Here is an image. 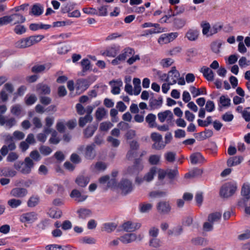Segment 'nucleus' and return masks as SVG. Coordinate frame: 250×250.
Masks as SVG:
<instances>
[{
    "label": "nucleus",
    "mask_w": 250,
    "mask_h": 250,
    "mask_svg": "<svg viewBox=\"0 0 250 250\" xmlns=\"http://www.w3.org/2000/svg\"><path fill=\"white\" fill-rule=\"evenodd\" d=\"M34 163L33 160L29 157H26L23 162L15 164V167L21 173L27 174L31 171V169L34 167Z\"/></svg>",
    "instance_id": "1"
},
{
    "label": "nucleus",
    "mask_w": 250,
    "mask_h": 250,
    "mask_svg": "<svg viewBox=\"0 0 250 250\" xmlns=\"http://www.w3.org/2000/svg\"><path fill=\"white\" fill-rule=\"evenodd\" d=\"M95 145L94 144H90L84 146H81L79 147L78 150L83 152L84 158L87 160H93L96 156V152L95 150Z\"/></svg>",
    "instance_id": "2"
},
{
    "label": "nucleus",
    "mask_w": 250,
    "mask_h": 250,
    "mask_svg": "<svg viewBox=\"0 0 250 250\" xmlns=\"http://www.w3.org/2000/svg\"><path fill=\"white\" fill-rule=\"evenodd\" d=\"M250 184L246 183L244 184L242 189L241 195L243 198L238 202L239 207H244L247 205V202L250 198Z\"/></svg>",
    "instance_id": "3"
},
{
    "label": "nucleus",
    "mask_w": 250,
    "mask_h": 250,
    "mask_svg": "<svg viewBox=\"0 0 250 250\" xmlns=\"http://www.w3.org/2000/svg\"><path fill=\"white\" fill-rule=\"evenodd\" d=\"M236 188L237 187L235 184L226 183L222 186L220 192V195L225 198L229 197L235 193Z\"/></svg>",
    "instance_id": "4"
},
{
    "label": "nucleus",
    "mask_w": 250,
    "mask_h": 250,
    "mask_svg": "<svg viewBox=\"0 0 250 250\" xmlns=\"http://www.w3.org/2000/svg\"><path fill=\"white\" fill-rule=\"evenodd\" d=\"M150 138L154 142L152 147L156 150H161L165 147V144L162 141V136L158 133L153 132L151 134Z\"/></svg>",
    "instance_id": "5"
},
{
    "label": "nucleus",
    "mask_w": 250,
    "mask_h": 250,
    "mask_svg": "<svg viewBox=\"0 0 250 250\" xmlns=\"http://www.w3.org/2000/svg\"><path fill=\"white\" fill-rule=\"evenodd\" d=\"M118 188L121 190L123 195H126L131 192L133 190L132 182L127 179H123L119 184Z\"/></svg>",
    "instance_id": "6"
},
{
    "label": "nucleus",
    "mask_w": 250,
    "mask_h": 250,
    "mask_svg": "<svg viewBox=\"0 0 250 250\" xmlns=\"http://www.w3.org/2000/svg\"><path fill=\"white\" fill-rule=\"evenodd\" d=\"M178 36V33L177 32L163 34L158 39V42L161 45L167 44L173 41Z\"/></svg>",
    "instance_id": "7"
},
{
    "label": "nucleus",
    "mask_w": 250,
    "mask_h": 250,
    "mask_svg": "<svg viewBox=\"0 0 250 250\" xmlns=\"http://www.w3.org/2000/svg\"><path fill=\"white\" fill-rule=\"evenodd\" d=\"M17 124V121L15 118L7 117L2 114H0V125H5V127L11 128Z\"/></svg>",
    "instance_id": "8"
},
{
    "label": "nucleus",
    "mask_w": 250,
    "mask_h": 250,
    "mask_svg": "<svg viewBox=\"0 0 250 250\" xmlns=\"http://www.w3.org/2000/svg\"><path fill=\"white\" fill-rule=\"evenodd\" d=\"M141 226L140 223L128 221L123 224L122 228L125 231L133 232L139 229Z\"/></svg>",
    "instance_id": "9"
},
{
    "label": "nucleus",
    "mask_w": 250,
    "mask_h": 250,
    "mask_svg": "<svg viewBox=\"0 0 250 250\" xmlns=\"http://www.w3.org/2000/svg\"><path fill=\"white\" fill-rule=\"evenodd\" d=\"M44 38V36L42 35H32L28 37L24 38L26 48L37 44Z\"/></svg>",
    "instance_id": "10"
},
{
    "label": "nucleus",
    "mask_w": 250,
    "mask_h": 250,
    "mask_svg": "<svg viewBox=\"0 0 250 250\" xmlns=\"http://www.w3.org/2000/svg\"><path fill=\"white\" fill-rule=\"evenodd\" d=\"M37 219V214L34 212L23 213L20 217V221L23 223H32Z\"/></svg>",
    "instance_id": "11"
},
{
    "label": "nucleus",
    "mask_w": 250,
    "mask_h": 250,
    "mask_svg": "<svg viewBox=\"0 0 250 250\" xmlns=\"http://www.w3.org/2000/svg\"><path fill=\"white\" fill-rule=\"evenodd\" d=\"M142 168L143 166L141 164V160L137 159L135 160L134 165L129 167L126 169L125 173L127 175L135 174Z\"/></svg>",
    "instance_id": "12"
},
{
    "label": "nucleus",
    "mask_w": 250,
    "mask_h": 250,
    "mask_svg": "<svg viewBox=\"0 0 250 250\" xmlns=\"http://www.w3.org/2000/svg\"><path fill=\"white\" fill-rule=\"evenodd\" d=\"M180 76L179 72L176 69L175 67H173L170 71L167 74V82L169 84H175Z\"/></svg>",
    "instance_id": "13"
},
{
    "label": "nucleus",
    "mask_w": 250,
    "mask_h": 250,
    "mask_svg": "<svg viewBox=\"0 0 250 250\" xmlns=\"http://www.w3.org/2000/svg\"><path fill=\"white\" fill-rule=\"evenodd\" d=\"M27 193V190L23 188H15L10 192L11 196L17 198H22L25 197Z\"/></svg>",
    "instance_id": "14"
},
{
    "label": "nucleus",
    "mask_w": 250,
    "mask_h": 250,
    "mask_svg": "<svg viewBox=\"0 0 250 250\" xmlns=\"http://www.w3.org/2000/svg\"><path fill=\"white\" fill-rule=\"evenodd\" d=\"M10 24L17 25L22 24L25 21L26 18L20 13H14L9 15Z\"/></svg>",
    "instance_id": "15"
},
{
    "label": "nucleus",
    "mask_w": 250,
    "mask_h": 250,
    "mask_svg": "<svg viewBox=\"0 0 250 250\" xmlns=\"http://www.w3.org/2000/svg\"><path fill=\"white\" fill-rule=\"evenodd\" d=\"M158 118L161 123H164L166 121L169 123L171 122L173 120V115L171 111L167 110L159 112L158 114Z\"/></svg>",
    "instance_id": "16"
},
{
    "label": "nucleus",
    "mask_w": 250,
    "mask_h": 250,
    "mask_svg": "<svg viewBox=\"0 0 250 250\" xmlns=\"http://www.w3.org/2000/svg\"><path fill=\"white\" fill-rule=\"evenodd\" d=\"M70 197L77 202H82L86 199L87 196L83 194L79 190L74 189L70 193Z\"/></svg>",
    "instance_id": "17"
},
{
    "label": "nucleus",
    "mask_w": 250,
    "mask_h": 250,
    "mask_svg": "<svg viewBox=\"0 0 250 250\" xmlns=\"http://www.w3.org/2000/svg\"><path fill=\"white\" fill-rule=\"evenodd\" d=\"M157 209L160 213L166 214L170 212L171 207L168 202L161 201L158 203Z\"/></svg>",
    "instance_id": "18"
},
{
    "label": "nucleus",
    "mask_w": 250,
    "mask_h": 250,
    "mask_svg": "<svg viewBox=\"0 0 250 250\" xmlns=\"http://www.w3.org/2000/svg\"><path fill=\"white\" fill-rule=\"evenodd\" d=\"M109 84L111 86V92L113 94L117 95L120 93V88L123 85V82L121 79L112 80L109 82Z\"/></svg>",
    "instance_id": "19"
},
{
    "label": "nucleus",
    "mask_w": 250,
    "mask_h": 250,
    "mask_svg": "<svg viewBox=\"0 0 250 250\" xmlns=\"http://www.w3.org/2000/svg\"><path fill=\"white\" fill-rule=\"evenodd\" d=\"M36 91L39 95H48L50 93V87L42 83H40L36 85Z\"/></svg>",
    "instance_id": "20"
},
{
    "label": "nucleus",
    "mask_w": 250,
    "mask_h": 250,
    "mask_svg": "<svg viewBox=\"0 0 250 250\" xmlns=\"http://www.w3.org/2000/svg\"><path fill=\"white\" fill-rule=\"evenodd\" d=\"M199 36V31L195 29H189L185 34L186 38L189 41H195L197 40Z\"/></svg>",
    "instance_id": "21"
},
{
    "label": "nucleus",
    "mask_w": 250,
    "mask_h": 250,
    "mask_svg": "<svg viewBox=\"0 0 250 250\" xmlns=\"http://www.w3.org/2000/svg\"><path fill=\"white\" fill-rule=\"evenodd\" d=\"M89 84L88 81L84 79H78L76 83V88L80 92H83L88 88Z\"/></svg>",
    "instance_id": "22"
},
{
    "label": "nucleus",
    "mask_w": 250,
    "mask_h": 250,
    "mask_svg": "<svg viewBox=\"0 0 250 250\" xmlns=\"http://www.w3.org/2000/svg\"><path fill=\"white\" fill-rule=\"evenodd\" d=\"M135 54L134 50L130 47H126L123 50L121 53L119 54V56L122 61H125L127 58H129L132 55Z\"/></svg>",
    "instance_id": "23"
},
{
    "label": "nucleus",
    "mask_w": 250,
    "mask_h": 250,
    "mask_svg": "<svg viewBox=\"0 0 250 250\" xmlns=\"http://www.w3.org/2000/svg\"><path fill=\"white\" fill-rule=\"evenodd\" d=\"M190 159L191 163L194 165L203 163L205 161L204 157L198 152L191 155Z\"/></svg>",
    "instance_id": "24"
},
{
    "label": "nucleus",
    "mask_w": 250,
    "mask_h": 250,
    "mask_svg": "<svg viewBox=\"0 0 250 250\" xmlns=\"http://www.w3.org/2000/svg\"><path fill=\"white\" fill-rule=\"evenodd\" d=\"M43 11V6L39 3L34 4L31 7V10L29 12L30 15H33L35 16H39L41 15Z\"/></svg>",
    "instance_id": "25"
},
{
    "label": "nucleus",
    "mask_w": 250,
    "mask_h": 250,
    "mask_svg": "<svg viewBox=\"0 0 250 250\" xmlns=\"http://www.w3.org/2000/svg\"><path fill=\"white\" fill-rule=\"evenodd\" d=\"M29 29L32 31H37L39 29L47 30L51 27V25L49 24L40 23H31L29 25Z\"/></svg>",
    "instance_id": "26"
},
{
    "label": "nucleus",
    "mask_w": 250,
    "mask_h": 250,
    "mask_svg": "<svg viewBox=\"0 0 250 250\" xmlns=\"http://www.w3.org/2000/svg\"><path fill=\"white\" fill-rule=\"evenodd\" d=\"M89 182V179L87 176L80 175L75 180L76 183L81 187H85Z\"/></svg>",
    "instance_id": "27"
},
{
    "label": "nucleus",
    "mask_w": 250,
    "mask_h": 250,
    "mask_svg": "<svg viewBox=\"0 0 250 250\" xmlns=\"http://www.w3.org/2000/svg\"><path fill=\"white\" fill-rule=\"evenodd\" d=\"M200 71L208 81H212L213 80L214 73L209 68L206 66L203 67Z\"/></svg>",
    "instance_id": "28"
},
{
    "label": "nucleus",
    "mask_w": 250,
    "mask_h": 250,
    "mask_svg": "<svg viewBox=\"0 0 250 250\" xmlns=\"http://www.w3.org/2000/svg\"><path fill=\"white\" fill-rule=\"evenodd\" d=\"M243 158L241 156H235L230 158L228 160L227 165L229 167H233L239 165L243 161Z\"/></svg>",
    "instance_id": "29"
},
{
    "label": "nucleus",
    "mask_w": 250,
    "mask_h": 250,
    "mask_svg": "<svg viewBox=\"0 0 250 250\" xmlns=\"http://www.w3.org/2000/svg\"><path fill=\"white\" fill-rule=\"evenodd\" d=\"M154 28L153 29H150L147 30L145 31V36H147L149 35L155 34H159L162 33L164 31V30L162 27H161L160 25L158 23H155L154 25Z\"/></svg>",
    "instance_id": "30"
},
{
    "label": "nucleus",
    "mask_w": 250,
    "mask_h": 250,
    "mask_svg": "<svg viewBox=\"0 0 250 250\" xmlns=\"http://www.w3.org/2000/svg\"><path fill=\"white\" fill-rule=\"evenodd\" d=\"M16 147L15 143H11L7 145H4L2 146L0 150V152L1 155L3 156H6L9 150L12 151L15 149Z\"/></svg>",
    "instance_id": "31"
},
{
    "label": "nucleus",
    "mask_w": 250,
    "mask_h": 250,
    "mask_svg": "<svg viewBox=\"0 0 250 250\" xmlns=\"http://www.w3.org/2000/svg\"><path fill=\"white\" fill-rule=\"evenodd\" d=\"M17 174V172L10 168L5 167L0 170V175L13 177Z\"/></svg>",
    "instance_id": "32"
},
{
    "label": "nucleus",
    "mask_w": 250,
    "mask_h": 250,
    "mask_svg": "<svg viewBox=\"0 0 250 250\" xmlns=\"http://www.w3.org/2000/svg\"><path fill=\"white\" fill-rule=\"evenodd\" d=\"M79 217L82 219H85L91 215V211L87 208H81L77 211Z\"/></svg>",
    "instance_id": "33"
},
{
    "label": "nucleus",
    "mask_w": 250,
    "mask_h": 250,
    "mask_svg": "<svg viewBox=\"0 0 250 250\" xmlns=\"http://www.w3.org/2000/svg\"><path fill=\"white\" fill-rule=\"evenodd\" d=\"M155 120L156 116L152 113L148 114L146 118V121L148 123V126L150 128L157 126V124L155 122Z\"/></svg>",
    "instance_id": "34"
},
{
    "label": "nucleus",
    "mask_w": 250,
    "mask_h": 250,
    "mask_svg": "<svg viewBox=\"0 0 250 250\" xmlns=\"http://www.w3.org/2000/svg\"><path fill=\"white\" fill-rule=\"evenodd\" d=\"M22 111V107L20 104H15L10 108V112L12 114L16 116H19Z\"/></svg>",
    "instance_id": "35"
},
{
    "label": "nucleus",
    "mask_w": 250,
    "mask_h": 250,
    "mask_svg": "<svg viewBox=\"0 0 250 250\" xmlns=\"http://www.w3.org/2000/svg\"><path fill=\"white\" fill-rule=\"evenodd\" d=\"M107 111L104 107H99L95 112V117L98 121H101L105 118Z\"/></svg>",
    "instance_id": "36"
},
{
    "label": "nucleus",
    "mask_w": 250,
    "mask_h": 250,
    "mask_svg": "<svg viewBox=\"0 0 250 250\" xmlns=\"http://www.w3.org/2000/svg\"><path fill=\"white\" fill-rule=\"evenodd\" d=\"M191 243L195 246H205L208 245V241L204 238L196 237L191 240Z\"/></svg>",
    "instance_id": "37"
},
{
    "label": "nucleus",
    "mask_w": 250,
    "mask_h": 250,
    "mask_svg": "<svg viewBox=\"0 0 250 250\" xmlns=\"http://www.w3.org/2000/svg\"><path fill=\"white\" fill-rule=\"evenodd\" d=\"M97 129V127L90 125L88 126L84 130L83 133L84 137L86 138H90L93 136V134Z\"/></svg>",
    "instance_id": "38"
},
{
    "label": "nucleus",
    "mask_w": 250,
    "mask_h": 250,
    "mask_svg": "<svg viewBox=\"0 0 250 250\" xmlns=\"http://www.w3.org/2000/svg\"><path fill=\"white\" fill-rule=\"evenodd\" d=\"M93 120L91 115H86L84 117H80L79 120V125L80 127H83L87 123H90Z\"/></svg>",
    "instance_id": "39"
},
{
    "label": "nucleus",
    "mask_w": 250,
    "mask_h": 250,
    "mask_svg": "<svg viewBox=\"0 0 250 250\" xmlns=\"http://www.w3.org/2000/svg\"><path fill=\"white\" fill-rule=\"evenodd\" d=\"M201 26L202 28V33L207 36H211L210 35L211 27L208 22L206 21H203L201 23Z\"/></svg>",
    "instance_id": "40"
},
{
    "label": "nucleus",
    "mask_w": 250,
    "mask_h": 250,
    "mask_svg": "<svg viewBox=\"0 0 250 250\" xmlns=\"http://www.w3.org/2000/svg\"><path fill=\"white\" fill-rule=\"evenodd\" d=\"M221 217V214L220 212H216L210 214L208 216V221L214 224L219 221Z\"/></svg>",
    "instance_id": "41"
},
{
    "label": "nucleus",
    "mask_w": 250,
    "mask_h": 250,
    "mask_svg": "<svg viewBox=\"0 0 250 250\" xmlns=\"http://www.w3.org/2000/svg\"><path fill=\"white\" fill-rule=\"evenodd\" d=\"M161 155L158 154L151 155L148 158V162L151 165H157L160 163Z\"/></svg>",
    "instance_id": "42"
},
{
    "label": "nucleus",
    "mask_w": 250,
    "mask_h": 250,
    "mask_svg": "<svg viewBox=\"0 0 250 250\" xmlns=\"http://www.w3.org/2000/svg\"><path fill=\"white\" fill-rule=\"evenodd\" d=\"M99 181L102 184L107 183L108 186L109 187L113 186L116 184L115 179H111L110 180L109 176L107 175L101 177L99 179Z\"/></svg>",
    "instance_id": "43"
},
{
    "label": "nucleus",
    "mask_w": 250,
    "mask_h": 250,
    "mask_svg": "<svg viewBox=\"0 0 250 250\" xmlns=\"http://www.w3.org/2000/svg\"><path fill=\"white\" fill-rule=\"evenodd\" d=\"M119 240L124 244H128L134 242L132 233L123 235L120 237Z\"/></svg>",
    "instance_id": "44"
},
{
    "label": "nucleus",
    "mask_w": 250,
    "mask_h": 250,
    "mask_svg": "<svg viewBox=\"0 0 250 250\" xmlns=\"http://www.w3.org/2000/svg\"><path fill=\"white\" fill-rule=\"evenodd\" d=\"M153 205L150 203H144L140 204L139 210L142 213H146L150 211L152 208Z\"/></svg>",
    "instance_id": "45"
},
{
    "label": "nucleus",
    "mask_w": 250,
    "mask_h": 250,
    "mask_svg": "<svg viewBox=\"0 0 250 250\" xmlns=\"http://www.w3.org/2000/svg\"><path fill=\"white\" fill-rule=\"evenodd\" d=\"M156 172V168H151L148 172H147L144 177L145 181L149 182L152 181L154 178V176Z\"/></svg>",
    "instance_id": "46"
},
{
    "label": "nucleus",
    "mask_w": 250,
    "mask_h": 250,
    "mask_svg": "<svg viewBox=\"0 0 250 250\" xmlns=\"http://www.w3.org/2000/svg\"><path fill=\"white\" fill-rule=\"evenodd\" d=\"M189 90L194 97H197L201 94H206L205 89L201 90L196 88L193 86H191L189 87Z\"/></svg>",
    "instance_id": "47"
},
{
    "label": "nucleus",
    "mask_w": 250,
    "mask_h": 250,
    "mask_svg": "<svg viewBox=\"0 0 250 250\" xmlns=\"http://www.w3.org/2000/svg\"><path fill=\"white\" fill-rule=\"evenodd\" d=\"M219 103L222 106L228 107L230 105V99L226 96L222 95L220 97Z\"/></svg>",
    "instance_id": "48"
},
{
    "label": "nucleus",
    "mask_w": 250,
    "mask_h": 250,
    "mask_svg": "<svg viewBox=\"0 0 250 250\" xmlns=\"http://www.w3.org/2000/svg\"><path fill=\"white\" fill-rule=\"evenodd\" d=\"M22 202L18 199L13 198L7 201V204L12 208H17L21 205Z\"/></svg>",
    "instance_id": "49"
},
{
    "label": "nucleus",
    "mask_w": 250,
    "mask_h": 250,
    "mask_svg": "<svg viewBox=\"0 0 250 250\" xmlns=\"http://www.w3.org/2000/svg\"><path fill=\"white\" fill-rule=\"evenodd\" d=\"M14 32L17 35H22L25 33L26 31V27L21 25V24H18L16 25L14 29Z\"/></svg>",
    "instance_id": "50"
},
{
    "label": "nucleus",
    "mask_w": 250,
    "mask_h": 250,
    "mask_svg": "<svg viewBox=\"0 0 250 250\" xmlns=\"http://www.w3.org/2000/svg\"><path fill=\"white\" fill-rule=\"evenodd\" d=\"M116 227L117 225L115 223H107L104 224L103 229L107 232H111L115 230Z\"/></svg>",
    "instance_id": "51"
},
{
    "label": "nucleus",
    "mask_w": 250,
    "mask_h": 250,
    "mask_svg": "<svg viewBox=\"0 0 250 250\" xmlns=\"http://www.w3.org/2000/svg\"><path fill=\"white\" fill-rule=\"evenodd\" d=\"M176 157V153L172 151H168L164 154V158L167 162L173 163Z\"/></svg>",
    "instance_id": "52"
},
{
    "label": "nucleus",
    "mask_w": 250,
    "mask_h": 250,
    "mask_svg": "<svg viewBox=\"0 0 250 250\" xmlns=\"http://www.w3.org/2000/svg\"><path fill=\"white\" fill-rule=\"evenodd\" d=\"M37 100V98L36 96L33 94L27 95L25 98V103L26 104L28 105L33 104L36 102Z\"/></svg>",
    "instance_id": "53"
},
{
    "label": "nucleus",
    "mask_w": 250,
    "mask_h": 250,
    "mask_svg": "<svg viewBox=\"0 0 250 250\" xmlns=\"http://www.w3.org/2000/svg\"><path fill=\"white\" fill-rule=\"evenodd\" d=\"M65 123L64 120H59L57 122L56 128L59 132H63L65 129Z\"/></svg>",
    "instance_id": "54"
},
{
    "label": "nucleus",
    "mask_w": 250,
    "mask_h": 250,
    "mask_svg": "<svg viewBox=\"0 0 250 250\" xmlns=\"http://www.w3.org/2000/svg\"><path fill=\"white\" fill-rule=\"evenodd\" d=\"M113 126V124L110 122H104L100 124V129L101 131H107Z\"/></svg>",
    "instance_id": "55"
},
{
    "label": "nucleus",
    "mask_w": 250,
    "mask_h": 250,
    "mask_svg": "<svg viewBox=\"0 0 250 250\" xmlns=\"http://www.w3.org/2000/svg\"><path fill=\"white\" fill-rule=\"evenodd\" d=\"M39 202V198L38 196H31L27 202V205L29 207L36 206Z\"/></svg>",
    "instance_id": "56"
},
{
    "label": "nucleus",
    "mask_w": 250,
    "mask_h": 250,
    "mask_svg": "<svg viewBox=\"0 0 250 250\" xmlns=\"http://www.w3.org/2000/svg\"><path fill=\"white\" fill-rule=\"evenodd\" d=\"M187 23V20L185 19H176L174 21L175 26L179 29L183 28Z\"/></svg>",
    "instance_id": "57"
},
{
    "label": "nucleus",
    "mask_w": 250,
    "mask_h": 250,
    "mask_svg": "<svg viewBox=\"0 0 250 250\" xmlns=\"http://www.w3.org/2000/svg\"><path fill=\"white\" fill-rule=\"evenodd\" d=\"M39 150L40 152L45 156L49 155L52 151L50 147L45 146H40Z\"/></svg>",
    "instance_id": "58"
},
{
    "label": "nucleus",
    "mask_w": 250,
    "mask_h": 250,
    "mask_svg": "<svg viewBox=\"0 0 250 250\" xmlns=\"http://www.w3.org/2000/svg\"><path fill=\"white\" fill-rule=\"evenodd\" d=\"M14 46L16 48L18 49H24L26 48L25 40L22 38L17 41L14 43Z\"/></svg>",
    "instance_id": "59"
},
{
    "label": "nucleus",
    "mask_w": 250,
    "mask_h": 250,
    "mask_svg": "<svg viewBox=\"0 0 250 250\" xmlns=\"http://www.w3.org/2000/svg\"><path fill=\"white\" fill-rule=\"evenodd\" d=\"M240 67L243 68L250 65V61L248 60L245 57H242L238 61Z\"/></svg>",
    "instance_id": "60"
},
{
    "label": "nucleus",
    "mask_w": 250,
    "mask_h": 250,
    "mask_svg": "<svg viewBox=\"0 0 250 250\" xmlns=\"http://www.w3.org/2000/svg\"><path fill=\"white\" fill-rule=\"evenodd\" d=\"M13 135L14 137V140H22L25 137L24 133L22 131L19 130L15 131L13 133Z\"/></svg>",
    "instance_id": "61"
},
{
    "label": "nucleus",
    "mask_w": 250,
    "mask_h": 250,
    "mask_svg": "<svg viewBox=\"0 0 250 250\" xmlns=\"http://www.w3.org/2000/svg\"><path fill=\"white\" fill-rule=\"evenodd\" d=\"M33 161L34 160L35 161H39L41 159V155L39 152L35 150L31 151L30 153V157Z\"/></svg>",
    "instance_id": "62"
},
{
    "label": "nucleus",
    "mask_w": 250,
    "mask_h": 250,
    "mask_svg": "<svg viewBox=\"0 0 250 250\" xmlns=\"http://www.w3.org/2000/svg\"><path fill=\"white\" fill-rule=\"evenodd\" d=\"M108 142L111 144V146L113 147H117L120 144V141L112 136H109L107 138Z\"/></svg>",
    "instance_id": "63"
},
{
    "label": "nucleus",
    "mask_w": 250,
    "mask_h": 250,
    "mask_svg": "<svg viewBox=\"0 0 250 250\" xmlns=\"http://www.w3.org/2000/svg\"><path fill=\"white\" fill-rule=\"evenodd\" d=\"M222 28V25L220 24L216 23L213 25L210 29V35L211 36L217 33L220 31Z\"/></svg>",
    "instance_id": "64"
}]
</instances>
